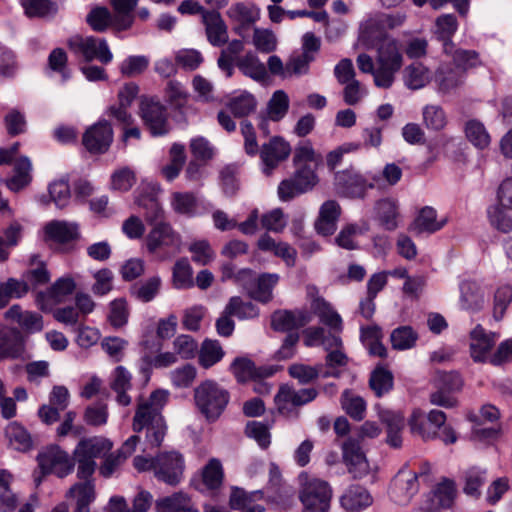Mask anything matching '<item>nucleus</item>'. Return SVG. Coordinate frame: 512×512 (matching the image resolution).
Wrapping results in <instances>:
<instances>
[{"mask_svg":"<svg viewBox=\"0 0 512 512\" xmlns=\"http://www.w3.org/2000/svg\"><path fill=\"white\" fill-rule=\"evenodd\" d=\"M140 116L153 136L168 133V117L164 105L153 98H144L140 104Z\"/></svg>","mask_w":512,"mask_h":512,"instance_id":"obj_11","label":"nucleus"},{"mask_svg":"<svg viewBox=\"0 0 512 512\" xmlns=\"http://www.w3.org/2000/svg\"><path fill=\"white\" fill-rule=\"evenodd\" d=\"M465 76L457 68L449 64H441L434 74V82L441 93H450L464 83Z\"/></svg>","mask_w":512,"mask_h":512,"instance_id":"obj_26","label":"nucleus"},{"mask_svg":"<svg viewBox=\"0 0 512 512\" xmlns=\"http://www.w3.org/2000/svg\"><path fill=\"white\" fill-rule=\"evenodd\" d=\"M470 350L474 361H486L491 348L494 346L498 335L487 332L481 325H477L470 333Z\"/></svg>","mask_w":512,"mask_h":512,"instance_id":"obj_20","label":"nucleus"},{"mask_svg":"<svg viewBox=\"0 0 512 512\" xmlns=\"http://www.w3.org/2000/svg\"><path fill=\"white\" fill-rule=\"evenodd\" d=\"M423 124L429 130L440 131L447 125V116L439 105L429 104L422 110Z\"/></svg>","mask_w":512,"mask_h":512,"instance_id":"obj_52","label":"nucleus"},{"mask_svg":"<svg viewBox=\"0 0 512 512\" xmlns=\"http://www.w3.org/2000/svg\"><path fill=\"white\" fill-rule=\"evenodd\" d=\"M14 475L7 469H0V511L13 512L19 504V498L12 489Z\"/></svg>","mask_w":512,"mask_h":512,"instance_id":"obj_32","label":"nucleus"},{"mask_svg":"<svg viewBox=\"0 0 512 512\" xmlns=\"http://www.w3.org/2000/svg\"><path fill=\"white\" fill-rule=\"evenodd\" d=\"M376 62L379 65H387L400 70L403 64V56L395 39L384 38L381 41Z\"/></svg>","mask_w":512,"mask_h":512,"instance_id":"obj_37","label":"nucleus"},{"mask_svg":"<svg viewBox=\"0 0 512 512\" xmlns=\"http://www.w3.org/2000/svg\"><path fill=\"white\" fill-rule=\"evenodd\" d=\"M76 289V282L71 276L57 279L45 292L37 295V305L44 312H49L57 303L63 302Z\"/></svg>","mask_w":512,"mask_h":512,"instance_id":"obj_13","label":"nucleus"},{"mask_svg":"<svg viewBox=\"0 0 512 512\" xmlns=\"http://www.w3.org/2000/svg\"><path fill=\"white\" fill-rule=\"evenodd\" d=\"M6 437L12 448L26 452L32 448V438L29 432L17 422L10 423L5 430Z\"/></svg>","mask_w":512,"mask_h":512,"instance_id":"obj_46","label":"nucleus"},{"mask_svg":"<svg viewBox=\"0 0 512 512\" xmlns=\"http://www.w3.org/2000/svg\"><path fill=\"white\" fill-rule=\"evenodd\" d=\"M66 497L75 500L74 512H89V506L96 498L94 481L75 483L68 490Z\"/></svg>","mask_w":512,"mask_h":512,"instance_id":"obj_29","label":"nucleus"},{"mask_svg":"<svg viewBox=\"0 0 512 512\" xmlns=\"http://www.w3.org/2000/svg\"><path fill=\"white\" fill-rule=\"evenodd\" d=\"M226 312L238 319H252L258 316V308L251 302H244L240 297L230 298L226 305Z\"/></svg>","mask_w":512,"mask_h":512,"instance_id":"obj_59","label":"nucleus"},{"mask_svg":"<svg viewBox=\"0 0 512 512\" xmlns=\"http://www.w3.org/2000/svg\"><path fill=\"white\" fill-rule=\"evenodd\" d=\"M459 304L463 310L469 312L480 311L485 304L484 289L476 282L463 281L460 284Z\"/></svg>","mask_w":512,"mask_h":512,"instance_id":"obj_22","label":"nucleus"},{"mask_svg":"<svg viewBox=\"0 0 512 512\" xmlns=\"http://www.w3.org/2000/svg\"><path fill=\"white\" fill-rule=\"evenodd\" d=\"M86 22L95 32H104L114 27V16L106 7H94L86 16Z\"/></svg>","mask_w":512,"mask_h":512,"instance_id":"obj_51","label":"nucleus"},{"mask_svg":"<svg viewBox=\"0 0 512 512\" xmlns=\"http://www.w3.org/2000/svg\"><path fill=\"white\" fill-rule=\"evenodd\" d=\"M288 108V95L283 90L275 91L267 105L268 119L272 121H280L287 114Z\"/></svg>","mask_w":512,"mask_h":512,"instance_id":"obj_56","label":"nucleus"},{"mask_svg":"<svg viewBox=\"0 0 512 512\" xmlns=\"http://www.w3.org/2000/svg\"><path fill=\"white\" fill-rule=\"evenodd\" d=\"M335 188L337 193L347 198H363L368 189L374 187L354 169H346L335 174Z\"/></svg>","mask_w":512,"mask_h":512,"instance_id":"obj_12","label":"nucleus"},{"mask_svg":"<svg viewBox=\"0 0 512 512\" xmlns=\"http://www.w3.org/2000/svg\"><path fill=\"white\" fill-rule=\"evenodd\" d=\"M342 450L343 460L348 467L349 473H351L354 478L361 479L372 471V467L365 454L355 440L348 439L345 441Z\"/></svg>","mask_w":512,"mask_h":512,"instance_id":"obj_16","label":"nucleus"},{"mask_svg":"<svg viewBox=\"0 0 512 512\" xmlns=\"http://www.w3.org/2000/svg\"><path fill=\"white\" fill-rule=\"evenodd\" d=\"M340 213L341 207L336 201L328 200L324 202L320 208L318 219L315 222L316 231L324 236L333 234L336 230Z\"/></svg>","mask_w":512,"mask_h":512,"instance_id":"obj_25","label":"nucleus"},{"mask_svg":"<svg viewBox=\"0 0 512 512\" xmlns=\"http://www.w3.org/2000/svg\"><path fill=\"white\" fill-rule=\"evenodd\" d=\"M279 276L277 274H263L255 283L245 286L249 296L257 301L267 303L272 298V289L277 284Z\"/></svg>","mask_w":512,"mask_h":512,"instance_id":"obj_40","label":"nucleus"},{"mask_svg":"<svg viewBox=\"0 0 512 512\" xmlns=\"http://www.w3.org/2000/svg\"><path fill=\"white\" fill-rule=\"evenodd\" d=\"M113 140L111 125L103 120L91 126L83 135V145L91 153H104Z\"/></svg>","mask_w":512,"mask_h":512,"instance_id":"obj_15","label":"nucleus"},{"mask_svg":"<svg viewBox=\"0 0 512 512\" xmlns=\"http://www.w3.org/2000/svg\"><path fill=\"white\" fill-rule=\"evenodd\" d=\"M197 407L209 420L217 419L229 402V393L216 382L207 380L194 392Z\"/></svg>","mask_w":512,"mask_h":512,"instance_id":"obj_6","label":"nucleus"},{"mask_svg":"<svg viewBox=\"0 0 512 512\" xmlns=\"http://www.w3.org/2000/svg\"><path fill=\"white\" fill-rule=\"evenodd\" d=\"M45 235L54 242L67 243L77 238L78 228L65 221H51L45 226Z\"/></svg>","mask_w":512,"mask_h":512,"instance_id":"obj_44","label":"nucleus"},{"mask_svg":"<svg viewBox=\"0 0 512 512\" xmlns=\"http://www.w3.org/2000/svg\"><path fill=\"white\" fill-rule=\"evenodd\" d=\"M112 447V442L106 438H86L79 441L74 450V455H84L88 459L95 460V458L101 457L108 453Z\"/></svg>","mask_w":512,"mask_h":512,"instance_id":"obj_34","label":"nucleus"},{"mask_svg":"<svg viewBox=\"0 0 512 512\" xmlns=\"http://www.w3.org/2000/svg\"><path fill=\"white\" fill-rule=\"evenodd\" d=\"M227 16L237 24L235 30L241 34L244 29L255 24L260 18V9L250 2H237L227 10Z\"/></svg>","mask_w":512,"mask_h":512,"instance_id":"obj_18","label":"nucleus"},{"mask_svg":"<svg viewBox=\"0 0 512 512\" xmlns=\"http://www.w3.org/2000/svg\"><path fill=\"white\" fill-rule=\"evenodd\" d=\"M458 29V22L453 14H444L439 16L435 22V34L443 42V51L450 54L454 49L452 37Z\"/></svg>","mask_w":512,"mask_h":512,"instance_id":"obj_35","label":"nucleus"},{"mask_svg":"<svg viewBox=\"0 0 512 512\" xmlns=\"http://www.w3.org/2000/svg\"><path fill=\"white\" fill-rule=\"evenodd\" d=\"M432 79L431 70L421 62L411 63L403 71L404 85L411 90L424 88Z\"/></svg>","mask_w":512,"mask_h":512,"instance_id":"obj_31","label":"nucleus"},{"mask_svg":"<svg viewBox=\"0 0 512 512\" xmlns=\"http://www.w3.org/2000/svg\"><path fill=\"white\" fill-rule=\"evenodd\" d=\"M39 472L34 473L36 486L42 483L46 475L54 474L64 478L72 473L75 463L69 454L58 445H50L37 455Z\"/></svg>","mask_w":512,"mask_h":512,"instance_id":"obj_5","label":"nucleus"},{"mask_svg":"<svg viewBox=\"0 0 512 512\" xmlns=\"http://www.w3.org/2000/svg\"><path fill=\"white\" fill-rule=\"evenodd\" d=\"M110 3L115 11L114 27L117 30L130 28L133 23V11L138 0H111Z\"/></svg>","mask_w":512,"mask_h":512,"instance_id":"obj_45","label":"nucleus"},{"mask_svg":"<svg viewBox=\"0 0 512 512\" xmlns=\"http://www.w3.org/2000/svg\"><path fill=\"white\" fill-rule=\"evenodd\" d=\"M309 316L301 311H277L272 315L271 325L277 331H290L306 325Z\"/></svg>","mask_w":512,"mask_h":512,"instance_id":"obj_36","label":"nucleus"},{"mask_svg":"<svg viewBox=\"0 0 512 512\" xmlns=\"http://www.w3.org/2000/svg\"><path fill=\"white\" fill-rule=\"evenodd\" d=\"M311 310L319 317L324 325L336 332L342 330V319L340 315L323 298H314L311 302Z\"/></svg>","mask_w":512,"mask_h":512,"instance_id":"obj_39","label":"nucleus"},{"mask_svg":"<svg viewBox=\"0 0 512 512\" xmlns=\"http://www.w3.org/2000/svg\"><path fill=\"white\" fill-rule=\"evenodd\" d=\"M429 470L430 465L427 463L422 466L419 473L411 470L408 465H404L391 482L390 499L397 505H407L419 490V475L427 474Z\"/></svg>","mask_w":512,"mask_h":512,"instance_id":"obj_7","label":"nucleus"},{"mask_svg":"<svg viewBox=\"0 0 512 512\" xmlns=\"http://www.w3.org/2000/svg\"><path fill=\"white\" fill-rule=\"evenodd\" d=\"M263 498L264 494L261 490L248 492L243 488L232 487L229 506L232 510L240 512H264Z\"/></svg>","mask_w":512,"mask_h":512,"instance_id":"obj_17","label":"nucleus"},{"mask_svg":"<svg viewBox=\"0 0 512 512\" xmlns=\"http://www.w3.org/2000/svg\"><path fill=\"white\" fill-rule=\"evenodd\" d=\"M379 418L387 428V443L394 448L402 445L401 432L405 426L404 415L400 411L381 410Z\"/></svg>","mask_w":512,"mask_h":512,"instance_id":"obj_24","label":"nucleus"},{"mask_svg":"<svg viewBox=\"0 0 512 512\" xmlns=\"http://www.w3.org/2000/svg\"><path fill=\"white\" fill-rule=\"evenodd\" d=\"M341 406L345 412L355 420H362L365 416V401L350 390H345L342 393Z\"/></svg>","mask_w":512,"mask_h":512,"instance_id":"obj_54","label":"nucleus"},{"mask_svg":"<svg viewBox=\"0 0 512 512\" xmlns=\"http://www.w3.org/2000/svg\"><path fill=\"white\" fill-rule=\"evenodd\" d=\"M446 218L438 219L434 208L426 206L422 208L414 220L411 229L417 233H434L446 224Z\"/></svg>","mask_w":512,"mask_h":512,"instance_id":"obj_38","label":"nucleus"},{"mask_svg":"<svg viewBox=\"0 0 512 512\" xmlns=\"http://www.w3.org/2000/svg\"><path fill=\"white\" fill-rule=\"evenodd\" d=\"M237 67L244 75L256 81H264L267 78V70L264 63L252 53H247L241 57L237 62Z\"/></svg>","mask_w":512,"mask_h":512,"instance_id":"obj_48","label":"nucleus"},{"mask_svg":"<svg viewBox=\"0 0 512 512\" xmlns=\"http://www.w3.org/2000/svg\"><path fill=\"white\" fill-rule=\"evenodd\" d=\"M168 400V392L156 390L150 397L140 400L133 419V430L147 429L146 441L151 447H159L166 433V425L161 410Z\"/></svg>","mask_w":512,"mask_h":512,"instance_id":"obj_1","label":"nucleus"},{"mask_svg":"<svg viewBox=\"0 0 512 512\" xmlns=\"http://www.w3.org/2000/svg\"><path fill=\"white\" fill-rule=\"evenodd\" d=\"M161 280L159 277L154 276L147 281L133 285L131 288V295L143 302L147 303L152 301L159 292Z\"/></svg>","mask_w":512,"mask_h":512,"instance_id":"obj_57","label":"nucleus"},{"mask_svg":"<svg viewBox=\"0 0 512 512\" xmlns=\"http://www.w3.org/2000/svg\"><path fill=\"white\" fill-rule=\"evenodd\" d=\"M172 208L180 214L194 215L197 208V199L192 193L175 192L171 199Z\"/></svg>","mask_w":512,"mask_h":512,"instance_id":"obj_63","label":"nucleus"},{"mask_svg":"<svg viewBox=\"0 0 512 512\" xmlns=\"http://www.w3.org/2000/svg\"><path fill=\"white\" fill-rule=\"evenodd\" d=\"M173 285L177 289L193 286L192 268L185 258L178 260L173 267Z\"/></svg>","mask_w":512,"mask_h":512,"instance_id":"obj_62","label":"nucleus"},{"mask_svg":"<svg viewBox=\"0 0 512 512\" xmlns=\"http://www.w3.org/2000/svg\"><path fill=\"white\" fill-rule=\"evenodd\" d=\"M133 464L136 470H151L158 480L172 486L180 482L184 471V459L176 451L161 452L155 458L139 455L134 458Z\"/></svg>","mask_w":512,"mask_h":512,"instance_id":"obj_2","label":"nucleus"},{"mask_svg":"<svg viewBox=\"0 0 512 512\" xmlns=\"http://www.w3.org/2000/svg\"><path fill=\"white\" fill-rule=\"evenodd\" d=\"M180 244V236L166 222L157 223L146 240L149 252L160 254L163 257L178 253Z\"/></svg>","mask_w":512,"mask_h":512,"instance_id":"obj_9","label":"nucleus"},{"mask_svg":"<svg viewBox=\"0 0 512 512\" xmlns=\"http://www.w3.org/2000/svg\"><path fill=\"white\" fill-rule=\"evenodd\" d=\"M155 509L157 512H199L191 497L181 491L158 499Z\"/></svg>","mask_w":512,"mask_h":512,"instance_id":"obj_27","label":"nucleus"},{"mask_svg":"<svg viewBox=\"0 0 512 512\" xmlns=\"http://www.w3.org/2000/svg\"><path fill=\"white\" fill-rule=\"evenodd\" d=\"M132 375L123 366H118L111 376V389L117 394L116 401L122 406H128L131 403V397L127 391L131 389Z\"/></svg>","mask_w":512,"mask_h":512,"instance_id":"obj_33","label":"nucleus"},{"mask_svg":"<svg viewBox=\"0 0 512 512\" xmlns=\"http://www.w3.org/2000/svg\"><path fill=\"white\" fill-rule=\"evenodd\" d=\"M446 419L443 411L433 409L428 413V421L437 431V437L445 444H453L457 441V436L452 427L445 425Z\"/></svg>","mask_w":512,"mask_h":512,"instance_id":"obj_49","label":"nucleus"},{"mask_svg":"<svg viewBox=\"0 0 512 512\" xmlns=\"http://www.w3.org/2000/svg\"><path fill=\"white\" fill-rule=\"evenodd\" d=\"M25 351V342L20 331L14 328H0V360L17 359Z\"/></svg>","mask_w":512,"mask_h":512,"instance_id":"obj_19","label":"nucleus"},{"mask_svg":"<svg viewBox=\"0 0 512 512\" xmlns=\"http://www.w3.org/2000/svg\"><path fill=\"white\" fill-rule=\"evenodd\" d=\"M417 338V333L410 326L398 327L392 331L390 336L392 347L397 350L412 348Z\"/></svg>","mask_w":512,"mask_h":512,"instance_id":"obj_60","label":"nucleus"},{"mask_svg":"<svg viewBox=\"0 0 512 512\" xmlns=\"http://www.w3.org/2000/svg\"><path fill=\"white\" fill-rule=\"evenodd\" d=\"M25 277L32 286L44 285L50 280L46 265L36 255L31 257L30 268Z\"/></svg>","mask_w":512,"mask_h":512,"instance_id":"obj_64","label":"nucleus"},{"mask_svg":"<svg viewBox=\"0 0 512 512\" xmlns=\"http://www.w3.org/2000/svg\"><path fill=\"white\" fill-rule=\"evenodd\" d=\"M259 153L263 166V173L269 176L281 162L285 161L289 157L291 153V146L283 138L273 137L269 142L263 144Z\"/></svg>","mask_w":512,"mask_h":512,"instance_id":"obj_14","label":"nucleus"},{"mask_svg":"<svg viewBox=\"0 0 512 512\" xmlns=\"http://www.w3.org/2000/svg\"><path fill=\"white\" fill-rule=\"evenodd\" d=\"M408 425L411 433L419 435L423 440H431L437 437V431L428 421V415L420 409H414L409 417Z\"/></svg>","mask_w":512,"mask_h":512,"instance_id":"obj_47","label":"nucleus"},{"mask_svg":"<svg viewBox=\"0 0 512 512\" xmlns=\"http://www.w3.org/2000/svg\"><path fill=\"white\" fill-rule=\"evenodd\" d=\"M224 356V351L217 340H205L199 351V363L204 368H210Z\"/></svg>","mask_w":512,"mask_h":512,"instance_id":"obj_50","label":"nucleus"},{"mask_svg":"<svg viewBox=\"0 0 512 512\" xmlns=\"http://www.w3.org/2000/svg\"><path fill=\"white\" fill-rule=\"evenodd\" d=\"M201 479L204 487L216 494L224 480V470L221 462L216 458L210 459L202 469Z\"/></svg>","mask_w":512,"mask_h":512,"instance_id":"obj_43","label":"nucleus"},{"mask_svg":"<svg viewBox=\"0 0 512 512\" xmlns=\"http://www.w3.org/2000/svg\"><path fill=\"white\" fill-rule=\"evenodd\" d=\"M202 23L205 26L207 39L211 45L220 47L228 41L227 26L219 12L215 10L206 12Z\"/></svg>","mask_w":512,"mask_h":512,"instance_id":"obj_23","label":"nucleus"},{"mask_svg":"<svg viewBox=\"0 0 512 512\" xmlns=\"http://www.w3.org/2000/svg\"><path fill=\"white\" fill-rule=\"evenodd\" d=\"M318 395L315 388L295 390L287 385L280 387L275 396V404L280 414L287 417H297L296 408L312 402Z\"/></svg>","mask_w":512,"mask_h":512,"instance_id":"obj_10","label":"nucleus"},{"mask_svg":"<svg viewBox=\"0 0 512 512\" xmlns=\"http://www.w3.org/2000/svg\"><path fill=\"white\" fill-rule=\"evenodd\" d=\"M322 163V155L317 153L310 141H301L293 152L295 172L293 179L304 192L311 190L318 182L316 170Z\"/></svg>","mask_w":512,"mask_h":512,"instance_id":"obj_3","label":"nucleus"},{"mask_svg":"<svg viewBox=\"0 0 512 512\" xmlns=\"http://www.w3.org/2000/svg\"><path fill=\"white\" fill-rule=\"evenodd\" d=\"M452 58L456 68L464 75L468 69L481 65L479 54L475 50L451 49V53L447 54Z\"/></svg>","mask_w":512,"mask_h":512,"instance_id":"obj_55","label":"nucleus"},{"mask_svg":"<svg viewBox=\"0 0 512 512\" xmlns=\"http://www.w3.org/2000/svg\"><path fill=\"white\" fill-rule=\"evenodd\" d=\"M377 217L381 225L389 231L398 227V202L393 198H384L376 203Z\"/></svg>","mask_w":512,"mask_h":512,"instance_id":"obj_41","label":"nucleus"},{"mask_svg":"<svg viewBox=\"0 0 512 512\" xmlns=\"http://www.w3.org/2000/svg\"><path fill=\"white\" fill-rule=\"evenodd\" d=\"M258 248L264 252H271L275 256L280 257L287 266L292 267L295 265L297 252L286 242H276L268 234L262 235L257 243Z\"/></svg>","mask_w":512,"mask_h":512,"instance_id":"obj_30","label":"nucleus"},{"mask_svg":"<svg viewBox=\"0 0 512 512\" xmlns=\"http://www.w3.org/2000/svg\"><path fill=\"white\" fill-rule=\"evenodd\" d=\"M32 164L28 157H20L14 163V174L6 181L11 191H19L26 187L32 180Z\"/></svg>","mask_w":512,"mask_h":512,"instance_id":"obj_42","label":"nucleus"},{"mask_svg":"<svg viewBox=\"0 0 512 512\" xmlns=\"http://www.w3.org/2000/svg\"><path fill=\"white\" fill-rule=\"evenodd\" d=\"M369 230V224L366 221H363L359 224H348L345 226L338 236L336 237V243L347 250H354L357 248V244L354 241V237L357 235H362Z\"/></svg>","mask_w":512,"mask_h":512,"instance_id":"obj_53","label":"nucleus"},{"mask_svg":"<svg viewBox=\"0 0 512 512\" xmlns=\"http://www.w3.org/2000/svg\"><path fill=\"white\" fill-rule=\"evenodd\" d=\"M67 45L73 54L82 56L87 62L96 59L102 64H108L113 59L107 41L102 38L77 34L67 40Z\"/></svg>","mask_w":512,"mask_h":512,"instance_id":"obj_8","label":"nucleus"},{"mask_svg":"<svg viewBox=\"0 0 512 512\" xmlns=\"http://www.w3.org/2000/svg\"><path fill=\"white\" fill-rule=\"evenodd\" d=\"M129 318L127 301L124 298L114 299L109 304L107 319L114 328L125 326Z\"/></svg>","mask_w":512,"mask_h":512,"instance_id":"obj_61","label":"nucleus"},{"mask_svg":"<svg viewBox=\"0 0 512 512\" xmlns=\"http://www.w3.org/2000/svg\"><path fill=\"white\" fill-rule=\"evenodd\" d=\"M465 134L467 139L477 148L484 149L490 144V135L484 125L477 120L466 123Z\"/></svg>","mask_w":512,"mask_h":512,"instance_id":"obj_58","label":"nucleus"},{"mask_svg":"<svg viewBox=\"0 0 512 512\" xmlns=\"http://www.w3.org/2000/svg\"><path fill=\"white\" fill-rule=\"evenodd\" d=\"M5 317L17 322L28 333L40 332L43 329L42 316L36 312L22 311L19 305L11 306L5 312Z\"/></svg>","mask_w":512,"mask_h":512,"instance_id":"obj_28","label":"nucleus"},{"mask_svg":"<svg viewBox=\"0 0 512 512\" xmlns=\"http://www.w3.org/2000/svg\"><path fill=\"white\" fill-rule=\"evenodd\" d=\"M372 503L371 494L359 485L348 487L340 497V505L347 512H360L371 506Z\"/></svg>","mask_w":512,"mask_h":512,"instance_id":"obj_21","label":"nucleus"},{"mask_svg":"<svg viewBox=\"0 0 512 512\" xmlns=\"http://www.w3.org/2000/svg\"><path fill=\"white\" fill-rule=\"evenodd\" d=\"M299 500L303 508L313 511L329 512L333 497L331 485L320 478L307 473L299 475Z\"/></svg>","mask_w":512,"mask_h":512,"instance_id":"obj_4","label":"nucleus"}]
</instances>
